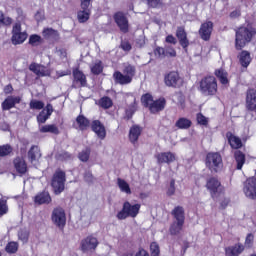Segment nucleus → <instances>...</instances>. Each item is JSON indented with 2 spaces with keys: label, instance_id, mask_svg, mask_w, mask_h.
I'll return each mask as SVG.
<instances>
[{
  "label": "nucleus",
  "instance_id": "nucleus-50",
  "mask_svg": "<svg viewBox=\"0 0 256 256\" xmlns=\"http://www.w3.org/2000/svg\"><path fill=\"white\" fill-rule=\"evenodd\" d=\"M19 250V244L17 242H10L6 245L7 253H17Z\"/></svg>",
  "mask_w": 256,
  "mask_h": 256
},
{
  "label": "nucleus",
  "instance_id": "nucleus-61",
  "mask_svg": "<svg viewBox=\"0 0 256 256\" xmlns=\"http://www.w3.org/2000/svg\"><path fill=\"white\" fill-rule=\"evenodd\" d=\"M197 121L199 125H207L208 123L207 118L203 114H197Z\"/></svg>",
  "mask_w": 256,
  "mask_h": 256
},
{
  "label": "nucleus",
  "instance_id": "nucleus-2",
  "mask_svg": "<svg viewBox=\"0 0 256 256\" xmlns=\"http://www.w3.org/2000/svg\"><path fill=\"white\" fill-rule=\"evenodd\" d=\"M199 91L202 95H217V79L214 76H206L199 83Z\"/></svg>",
  "mask_w": 256,
  "mask_h": 256
},
{
  "label": "nucleus",
  "instance_id": "nucleus-19",
  "mask_svg": "<svg viewBox=\"0 0 256 256\" xmlns=\"http://www.w3.org/2000/svg\"><path fill=\"white\" fill-rule=\"evenodd\" d=\"M53 114V105L47 104L45 109H43L37 116V121L39 124L47 122V119Z\"/></svg>",
  "mask_w": 256,
  "mask_h": 256
},
{
  "label": "nucleus",
  "instance_id": "nucleus-3",
  "mask_svg": "<svg viewBox=\"0 0 256 256\" xmlns=\"http://www.w3.org/2000/svg\"><path fill=\"white\" fill-rule=\"evenodd\" d=\"M141 209V204H130L129 201L124 202L122 210L117 213V219L123 221L128 217H132L135 219L137 215H139V211Z\"/></svg>",
  "mask_w": 256,
  "mask_h": 256
},
{
  "label": "nucleus",
  "instance_id": "nucleus-42",
  "mask_svg": "<svg viewBox=\"0 0 256 256\" xmlns=\"http://www.w3.org/2000/svg\"><path fill=\"white\" fill-rule=\"evenodd\" d=\"M42 34H43V37H45V39H57L59 37V32H57L52 28L44 29Z\"/></svg>",
  "mask_w": 256,
  "mask_h": 256
},
{
  "label": "nucleus",
  "instance_id": "nucleus-17",
  "mask_svg": "<svg viewBox=\"0 0 256 256\" xmlns=\"http://www.w3.org/2000/svg\"><path fill=\"white\" fill-rule=\"evenodd\" d=\"M113 79L117 85H130V83H133V80L121 71H115L113 73Z\"/></svg>",
  "mask_w": 256,
  "mask_h": 256
},
{
  "label": "nucleus",
  "instance_id": "nucleus-24",
  "mask_svg": "<svg viewBox=\"0 0 256 256\" xmlns=\"http://www.w3.org/2000/svg\"><path fill=\"white\" fill-rule=\"evenodd\" d=\"M142 131L143 129L139 125H133L130 128L129 139H130V142L133 143V145H135L137 141H139V137H141Z\"/></svg>",
  "mask_w": 256,
  "mask_h": 256
},
{
  "label": "nucleus",
  "instance_id": "nucleus-30",
  "mask_svg": "<svg viewBox=\"0 0 256 256\" xmlns=\"http://www.w3.org/2000/svg\"><path fill=\"white\" fill-rule=\"evenodd\" d=\"M165 103V98L153 101L149 107L151 113H159V111H163L165 109Z\"/></svg>",
  "mask_w": 256,
  "mask_h": 256
},
{
  "label": "nucleus",
  "instance_id": "nucleus-23",
  "mask_svg": "<svg viewBox=\"0 0 256 256\" xmlns=\"http://www.w3.org/2000/svg\"><path fill=\"white\" fill-rule=\"evenodd\" d=\"M41 159V150L39 149V146L33 145L28 151V161L31 163H37Z\"/></svg>",
  "mask_w": 256,
  "mask_h": 256
},
{
  "label": "nucleus",
  "instance_id": "nucleus-51",
  "mask_svg": "<svg viewBox=\"0 0 256 256\" xmlns=\"http://www.w3.org/2000/svg\"><path fill=\"white\" fill-rule=\"evenodd\" d=\"M29 105H30V109H36L38 111H40V109H43L45 107V103L39 100H32L30 101Z\"/></svg>",
  "mask_w": 256,
  "mask_h": 256
},
{
  "label": "nucleus",
  "instance_id": "nucleus-36",
  "mask_svg": "<svg viewBox=\"0 0 256 256\" xmlns=\"http://www.w3.org/2000/svg\"><path fill=\"white\" fill-rule=\"evenodd\" d=\"M13 153V146L11 144L0 145V159L11 156Z\"/></svg>",
  "mask_w": 256,
  "mask_h": 256
},
{
  "label": "nucleus",
  "instance_id": "nucleus-14",
  "mask_svg": "<svg viewBox=\"0 0 256 256\" xmlns=\"http://www.w3.org/2000/svg\"><path fill=\"white\" fill-rule=\"evenodd\" d=\"M92 131H94V133L97 135L98 139H101V141H103V139H105V137H107V130H105V125H103V123H101V121L99 120H94L92 122Z\"/></svg>",
  "mask_w": 256,
  "mask_h": 256
},
{
  "label": "nucleus",
  "instance_id": "nucleus-16",
  "mask_svg": "<svg viewBox=\"0 0 256 256\" xmlns=\"http://www.w3.org/2000/svg\"><path fill=\"white\" fill-rule=\"evenodd\" d=\"M29 69L35 73L37 77H49L51 75V71L41 64H31Z\"/></svg>",
  "mask_w": 256,
  "mask_h": 256
},
{
  "label": "nucleus",
  "instance_id": "nucleus-64",
  "mask_svg": "<svg viewBox=\"0 0 256 256\" xmlns=\"http://www.w3.org/2000/svg\"><path fill=\"white\" fill-rule=\"evenodd\" d=\"M135 256H149V252L146 251L145 249H140Z\"/></svg>",
  "mask_w": 256,
  "mask_h": 256
},
{
  "label": "nucleus",
  "instance_id": "nucleus-35",
  "mask_svg": "<svg viewBox=\"0 0 256 256\" xmlns=\"http://www.w3.org/2000/svg\"><path fill=\"white\" fill-rule=\"evenodd\" d=\"M234 158L237 163V169L238 170L243 169V165H245V154L240 150H236L234 152Z\"/></svg>",
  "mask_w": 256,
  "mask_h": 256
},
{
  "label": "nucleus",
  "instance_id": "nucleus-43",
  "mask_svg": "<svg viewBox=\"0 0 256 256\" xmlns=\"http://www.w3.org/2000/svg\"><path fill=\"white\" fill-rule=\"evenodd\" d=\"M99 105L102 107V109H111V107H113V100L107 96L102 97L99 100Z\"/></svg>",
  "mask_w": 256,
  "mask_h": 256
},
{
  "label": "nucleus",
  "instance_id": "nucleus-41",
  "mask_svg": "<svg viewBox=\"0 0 256 256\" xmlns=\"http://www.w3.org/2000/svg\"><path fill=\"white\" fill-rule=\"evenodd\" d=\"M251 63V54L247 51H242L240 53V64L242 67H249Z\"/></svg>",
  "mask_w": 256,
  "mask_h": 256
},
{
  "label": "nucleus",
  "instance_id": "nucleus-25",
  "mask_svg": "<svg viewBox=\"0 0 256 256\" xmlns=\"http://www.w3.org/2000/svg\"><path fill=\"white\" fill-rule=\"evenodd\" d=\"M14 167L20 175H25L27 173V162L21 157L14 159Z\"/></svg>",
  "mask_w": 256,
  "mask_h": 256
},
{
  "label": "nucleus",
  "instance_id": "nucleus-60",
  "mask_svg": "<svg viewBox=\"0 0 256 256\" xmlns=\"http://www.w3.org/2000/svg\"><path fill=\"white\" fill-rule=\"evenodd\" d=\"M166 57H177V51L172 47H167L165 50Z\"/></svg>",
  "mask_w": 256,
  "mask_h": 256
},
{
  "label": "nucleus",
  "instance_id": "nucleus-8",
  "mask_svg": "<svg viewBox=\"0 0 256 256\" xmlns=\"http://www.w3.org/2000/svg\"><path fill=\"white\" fill-rule=\"evenodd\" d=\"M164 81L167 87H174L175 89H179V87L183 86V78L179 77V73L176 71L169 72L164 77Z\"/></svg>",
  "mask_w": 256,
  "mask_h": 256
},
{
  "label": "nucleus",
  "instance_id": "nucleus-13",
  "mask_svg": "<svg viewBox=\"0 0 256 256\" xmlns=\"http://www.w3.org/2000/svg\"><path fill=\"white\" fill-rule=\"evenodd\" d=\"M211 33H213V22L208 21L201 25L199 34L203 41H209L211 39Z\"/></svg>",
  "mask_w": 256,
  "mask_h": 256
},
{
  "label": "nucleus",
  "instance_id": "nucleus-55",
  "mask_svg": "<svg viewBox=\"0 0 256 256\" xmlns=\"http://www.w3.org/2000/svg\"><path fill=\"white\" fill-rule=\"evenodd\" d=\"M154 55L156 57H159L160 59H164V57H166V54H165V49L163 47H156L155 50H154Z\"/></svg>",
  "mask_w": 256,
  "mask_h": 256
},
{
  "label": "nucleus",
  "instance_id": "nucleus-52",
  "mask_svg": "<svg viewBox=\"0 0 256 256\" xmlns=\"http://www.w3.org/2000/svg\"><path fill=\"white\" fill-rule=\"evenodd\" d=\"M150 253L151 256H159V253H161V250L159 249V244H157V242H152L150 244Z\"/></svg>",
  "mask_w": 256,
  "mask_h": 256
},
{
  "label": "nucleus",
  "instance_id": "nucleus-57",
  "mask_svg": "<svg viewBox=\"0 0 256 256\" xmlns=\"http://www.w3.org/2000/svg\"><path fill=\"white\" fill-rule=\"evenodd\" d=\"M253 240H254L253 234H248L245 240V247H247L248 249H251V247H253Z\"/></svg>",
  "mask_w": 256,
  "mask_h": 256
},
{
  "label": "nucleus",
  "instance_id": "nucleus-27",
  "mask_svg": "<svg viewBox=\"0 0 256 256\" xmlns=\"http://www.w3.org/2000/svg\"><path fill=\"white\" fill-rule=\"evenodd\" d=\"M158 163H173L175 161V154L171 152H162L156 156Z\"/></svg>",
  "mask_w": 256,
  "mask_h": 256
},
{
  "label": "nucleus",
  "instance_id": "nucleus-49",
  "mask_svg": "<svg viewBox=\"0 0 256 256\" xmlns=\"http://www.w3.org/2000/svg\"><path fill=\"white\" fill-rule=\"evenodd\" d=\"M18 238L20 241H22V243H27V241H29V230L21 229L18 232Z\"/></svg>",
  "mask_w": 256,
  "mask_h": 256
},
{
  "label": "nucleus",
  "instance_id": "nucleus-5",
  "mask_svg": "<svg viewBox=\"0 0 256 256\" xmlns=\"http://www.w3.org/2000/svg\"><path fill=\"white\" fill-rule=\"evenodd\" d=\"M65 181H67L63 170H56L51 180V187L56 195H61L65 191Z\"/></svg>",
  "mask_w": 256,
  "mask_h": 256
},
{
  "label": "nucleus",
  "instance_id": "nucleus-6",
  "mask_svg": "<svg viewBox=\"0 0 256 256\" xmlns=\"http://www.w3.org/2000/svg\"><path fill=\"white\" fill-rule=\"evenodd\" d=\"M27 37H29L27 32L21 31V23H15L12 28V45H21L25 43V41H27Z\"/></svg>",
  "mask_w": 256,
  "mask_h": 256
},
{
  "label": "nucleus",
  "instance_id": "nucleus-32",
  "mask_svg": "<svg viewBox=\"0 0 256 256\" xmlns=\"http://www.w3.org/2000/svg\"><path fill=\"white\" fill-rule=\"evenodd\" d=\"M215 75L222 85H229V74L224 69L215 70Z\"/></svg>",
  "mask_w": 256,
  "mask_h": 256
},
{
  "label": "nucleus",
  "instance_id": "nucleus-46",
  "mask_svg": "<svg viewBox=\"0 0 256 256\" xmlns=\"http://www.w3.org/2000/svg\"><path fill=\"white\" fill-rule=\"evenodd\" d=\"M148 7H152V9H161L165 7L163 0H146Z\"/></svg>",
  "mask_w": 256,
  "mask_h": 256
},
{
  "label": "nucleus",
  "instance_id": "nucleus-1",
  "mask_svg": "<svg viewBox=\"0 0 256 256\" xmlns=\"http://www.w3.org/2000/svg\"><path fill=\"white\" fill-rule=\"evenodd\" d=\"M255 34L256 30L251 26L240 27L236 31V49H243L255 37Z\"/></svg>",
  "mask_w": 256,
  "mask_h": 256
},
{
  "label": "nucleus",
  "instance_id": "nucleus-45",
  "mask_svg": "<svg viewBox=\"0 0 256 256\" xmlns=\"http://www.w3.org/2000/svg\"><path fill=\"white\" fill-rule=\"evenodd\" d=\"M13 107H15L13 96L7 97L5 101L2 102L3 111H9V109H13Z\"/></svg>",
  "mask_w": 256,
  "mask_h": 256
},
{
  "label": "nucleus",
  "instance_id": "nucleus-29",
  "mask_svg": "<svg viewBox=\"0 0 256 256\" xmlns=\"http://www.w3.org/2000/svg\"><path fill=\"white\" fill-rule=\"evenodd\" d=\"M171 215L174 217L175 221L185 223V209L183 206H176L172 210Z\"/></svg>",
  "mask_w": 256,
  "mask_h": 256
},
{
  "label": "nucleus",
  "instance_id": "nucleus-10",
  "mask_svg": "<svg viewBox=\"0 0 256 256\" xmlns=\"http://www.w3.org/2000/svg\"><path fill=\"white\" fill-rule=\"evenodd\" d=\"M98 245L97 237L89 235L81 241L80 247L84 253H87V251H95Z\"/></svg>",
  "mask_w": 256,
  "mask_h": 256
},
{
  "label": "nucleus",
  "instance_id": "nucleus-44",
  "mask_svg": "<svg viewBox=\"0 0 256 256\" xmlns=\"http://www.w3.org/2000/svg\"><path fill=\"white\" fill-rule=\"evenodd\" d=\"M13 23L11 17H5L3 11H0V27H9Z\"/></svg>",
  "mask_w": 256,
  "mask_h": 256
},
{
  "label": "nucleus",
  "instance_id": "nucleus-28",
  "mask_svg": "<svg viewBox=\"0 0 256 256\" xmlns=\"http://www.w3.org/2000/svg\"><path fill=\"white\" fill-rule=\"evenodd\" d=\"M34 201L38 205H49L51 203V195H49V192H41L35 196Z\"/></svg>",
  "mask_w": 256,
  "mask_h": 256
},
{
  "label": "nucleus",
  "instance_id": "nucleus-22",
  "mask_svg": "<svg viewBox=\"0 0 256 256\" xmlns=\"http://www.w3.org/2000/svg\"><path fill=\"white\" fill-rule=\"evenodd\" d=\"M243 251H245V246L241 243L225 248L226 256H240Z\"/></svg>",
  "mask_w": 256,
  "mask_h": 256
},
{
  "label": "nucleus",
  "instance_id": "nucleus-33",
  "mask_svg": "<svg viewBox=\"0 0 256 256\" xmlns=\"http://www.w3.org/2000/svg\"><path fill=\"white\" fill-rule=\"evenodd\" d=\"M183 225H185V222H179L177 220H174L169 228L170 234L179 235V233L183 231Z\"/></svg>",
  "mask_w": 256,
  "mask_h": 256
},
{
  "label": "nucleus",
  "instance_id": "nucleus-20",
  "mask_svg": "<svg viewBox=\"0 0 256 256\" xmlns=\"http://www.w3.org/2000/svg\"><path fill=\"white\" fill-rule=\"evenodd\" d=\"M246 107L249 111H256V90L250 89L246 96Z\"/></svg>",
  "mask_w": 256,
  "mask_h": 256
},
{
  "label": "nucleus",
  "instance_id": "nucleus-38",
  "mask_svg": "<svg viewBox=\"0 0 256 256\" xmlns=\"http://www.w3.org/2000/svg\"><path fill=\"white\" fill-rule=\"evenodd\" d=\"M90 69L93 75H101V73H103V62H101V60H96L91 64Z\"/></svg>",
  "mask_w": 256,
  "mask_h": 256
},
{
  "label": "nucleus",
  "instance_id": "nucleus-48",
  "mask_svg": "<svg viewBox=\"0 0 256 256\" xmlns=\"http://www.w3.org/2000/svg\"><path fill=\"white\" fill-rule=\"evenodd\" d=\"M141 102L144 105V107H150V105L153 104V96L151 94H144L141 97Z\"/></svg>",
  "mask_w": 256,
  "mask_h": 256
},
{
  "label": "nucleus",
  "instance_id": "nucleus-31",
  "mask_svg": "<svg viewBox=\"0 0 256 256\" xmlns=\"http://www.w3.org/2000/svg\"><path fill=\"white\" fill-rule=\"evenodd\" d=\"M40 133H51L52 135H59V127L55 124H47L39 127Z\"/></svg>",
  "mask_w": 256,
  "mask_h": 256
},
{
  "label": "nucleus",
  "instance_id": "nucleus-59",
  "mask_svg": "<svg viewBox=\"0 0 256 256\" xmlns=\"http://www.w3.org/2000/svg\"><path fill=\"white\" fill-rule=\"evenodd\" d=\"M84 181H86V183H93V181H95V178L93 177L91 171H86L84 173Z\"/></svg>",
  "mask_w": 256,
  "mask_h": 256
},
{
  "label": "nucleus",
  "instance_id": "nucleus-21",
  "mask_svg": "<svg viewBox=\"0 0 256 256\" xmlns=\"http://www.w3.org/2000/svg\"><path fill=\"white\" fill-rule=\"evenodd\" d=\"M73 77V85L76 87H85V85H87V77L80 70H74Z\"/></svg>",
  "mask_w": 256,
  "mask_h": 256
},
{
  "label": "nucleus",
  "instance_id": "nucleus-26",
  "mask_svg": "<svg viewBox=\"0 0 256 256\" xmlns=\"http://www.w3.org/2000/svg\"><path fill=\"white\" fill-rule=\"evenodd\" d=\"M226 137L232 149H241L243 147V142L239 139V137L233 135V133L227 132Z\"/></svg>",
  "mask_w": 256,
  "mask_h": 256
},
{
  "label": "nucleus",
  "instance_id": "nucleus-47",
  "mask_svg": "<svg viewBox=\"0 0 256 256\" xmlns=\"http://www.w3.org/2000/svg\"><path fill=\"white\" fill-rule=\"evenodd\" d=\"M91 155V149L86 148L85 150H82L79 155L78 158L80 159V161H82L83 163H87V161H89V157Z\"/></svg>",
  "mask_w": 256,
  "mask_h": 256
},
{
  "label": "nucleus",
  "instance_id": "nucleus-53",
  "mask_svg": "<svg viewBox=\"0 0 256 256\" xmlns=\"http://www.w3.org/2000/svg\"><path fill=\"white\" fill-rule=\"evenodd\" d=\"M8 211L7 200L0 199V215H7Z\"/></svg>",
  "mask_w": 256,
  "mask_h": 256
},
{
  "label": "nucleus",
  "instance_id": "nucleus-62",
  "mask_svg": "<svg viewBox=\"0 0 256 256\" xmlns=\"http://www.w3.org/2000/svg\"><path fill=\"white\" fill-rule=\"evenodd\" d=\"M121 49H123V51H131L132 47H131V43L127 42V41H122L120 44Z\"/></svg>",
  "mask_w": 256,
  "mask_h": 256
},
{
  "label": "nucleus",
  "instance_id": "nucleus-7",
  "mask_svg": "<svg viewBox=\"0 0 256 256\" xmlns=\"http://www.w3.org/2000/svg\"><path fill=\"white\" fill-rule=\"evenodd\" d=\"M52 223L59 227L60 229H64L67 223V216H65V210L63 208H55L52 211Z\"/></svg>",
  "mask_w": 256,
  "mask_h": 256
},
{
  "label": "nucleus",
  "instance_id": "nucleus-63",
  "mask_svg": "<svg viewBox=\"0 0 256 256\" xmlns=\"http://www.w3.org/2000/svg\"><path fill=\"white\" fill-rule=\"evenodd\" d=\"M166 43H171L172 45H177V38L173 35H168L166 37Z\"/></svg>",
  "mask_w": 256,
  "mask_h": 256
},
{
  "label": "nucleus",
  "instance_id": "nucleus-9",
  "mask_svg": "<svg viewBox=\"0 0 256 256\" xmlns=\"http://www.w3.org/2000/svg\"><path fill=\"white\" fill-rule=\"evenodd\" d=\"M206 187L213 199H215V197H218L219 194L223 192V186H221V182H219V180L215 177L207 180Z\"/></svg>",
  "mask_w": 256,
  "mask_h": 256
},
{
  "label": "nucleus",
  "instance_id": "nucleus-15",
  "mask_svg": "<svg viewBox=\"0 0 256 256\" xmlns=\"http://www.w3.org/2000/svg\"><path fill=\"white\" fill-rule=\"evenodd\" d=\"M75 129L79 131H87L91 127V121L85 117V115L80 114L76 117V122L73 124Z\"/></svg>",
  "mask_w": 256,
  "mask_h": 256
},
{
  "label": "nucleus",
  "instance_id": "nucleus-11",
  "mask_svg": "<svg viewBox=\"0 0 256 256\" xmlns=\"http://www.w3.org/2000/svg\"><path fill=\"white\" fill-rule=\"evenodd\" d=\"M243 191L246 197H248V199H256V178L255 177L248 178L244 182Z\"/></svg>",
  "mask_w": 256,
  "mask_h": 256
},
{
  "label": "nucleus",
  "instance_id": "nucleus-40",
  "mask_svg": "<svg viewBox=\"0 0 256 256\" xmlns=\"http://www.w3.org/2000/svg\"><path fill=\"white\" fill-rule=\"evenodd\" d=\"M117 185L120 189V191H122V193H126L127 195H131V187H129V183H127V181L118 178L117 179Z\"/></svg>",
  "mask_w": 256,
  "mask_h": 256
},
{
  "label": "nucleus",
  "instance_id": "nucleus-12",
  "mask_svg": "<svg viewBox=\"0 0 256 256\" xmlns=\"http://www.w3.org/2000/svg\"><path fill=\"white\" fill-rule=\"evenodd\" d=\"M113 18L122 33H129V20L123 12L115 13Z\"/></svg>",
  "mask_w": 256,
  "mask_h": 256
},
{
  "label": "nucleus",
  "instance_id": "nucleus-58",
  "mask_svg": "<svg viewBox=\"0 0 256 256\" xmlns=\"http://www.w3.org/2000/svg\"><path fill=\"white\" fill-rule=\"evenodd\" d=\"M167 195L171 197V195H175V179L170 181V185L167 190Z\"/></svg>",
  "mask_w": 256,
  "mask_h": 256
},
{
  "label": "nucleus",
  "instance_id": "nucleus-4",
  "mask_svg": "<svg viewBox=\"0 0 256 256\" xmlns=\"http://www.w3.org/2000/svg\"><path fill=\"white\" fill-rule=\"evenodd\" d=\"M206 167L212 171V173H219L223 169V158L219 152H210L206 156Z\"/></svg>",
  "mask_w": 256,
  "mask_h": 256
},
{
  "label": "nucleus",
  "instance_id": "nucleus-34",
  "mask_svg": "<svg viewBox=\"0 0 256 256\" xmlns=\"http://www.w3.org/2000/svg\"><path fill=\"white\" fill-rule=\"evenodd\" d=\"M90 16H91V9L89 7L81 8V10L78 12L79 23H86V21H89Z\"/></svg>",
  "mask_w": 256,
  "mask_h": 256
},
{
  "label": "nucleus",
  "instance_id": "nucleus-18",
  "mask_svg": "<svg viewBox=\"0 0 256 256\" xmlns=\"http://www.w3.org/2000/svg\"><path fill=\"white\" fill-rule=\"evenodd\" d=\"M176 37L179 41L181 47L187 51V47H189V39H187V32H185V28L178 27L176 31Z\"/></svg>",
  "mask_w": 256,
  "mask_h": 256
},
{
  "label": "nucleus",
  "instance_id": "nucleus-56",
  "mask_svg": "<svg viewBox=\"0 0 256 256\" xmlns=\"http://www.w3.org/2000/svg\"><path fill=\"white\" fill-rule=\"evenodd\" d=\"M72 155L69 152H61L58 154V159L60 161H68V159H72Z\"/></svg>",
  "mask_w": 256,
  "mask_h": 256
},
{
  "label": "nucleus",
  "instance_id": "nucleus-54",
  "mask_svg": "<svg viewBox=\"0 0 256 256\" xmlns=\"http://www.w3.org/2000/svg\"><path fill=\"white\" fill-rule=\"evenodd\" d=\"M41 43V36L39 35H31L29 38V44L32 45L33 47H36V45H39Z\"/></svg>",
  "mask_w": 256,
  "mask_h": 256
},
{
  "label": "nucleus",
  "instance_id": "nucleus-39",
  "mask_svg": "<svg viewBox=\"0 0 256 256\" xmlns=\"http://www.w3.org/2000/svg\"><path fill=\"white\" fill-rule=\"evenodd\" d=\"M122 73L130 77V79L133 81V77H135V74L137 73V68L131 64H126L122 70Z\"/></svg>",
  "mask_w": 256,
  "mask_h": 256
},
{
  "label": "nucleus",
  "instance_id": "nucleus-37",
  "mask_svg": "<svg viewBox=\"0 0 256 256\" xmlns=\"http://www.w3.org/2000/svg\"><path fill=\"white\" fill-rule=\"evenodd\" d=\"M191 125V120L185 117L179 118L175 123V127H177L178 129H189Z\"/></svg>",
  "mask_w": 256,
  "mask_h": 256
}]
</instances>
